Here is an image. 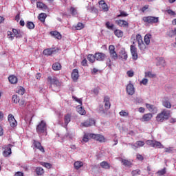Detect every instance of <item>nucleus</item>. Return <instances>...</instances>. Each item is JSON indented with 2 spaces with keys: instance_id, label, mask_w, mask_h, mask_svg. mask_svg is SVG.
<instances>
[{
  "instance_id": "nucleus-1",
  "label": "nucleus",
  "mask_w": 176,
  "mask_h": 176,
  "mask_svg": "<svg viewBox=\"0 0 176 176\" xmlns=\"http://www.w3.org/2000/svg\"><path fill=\"white\" fill-rule=\"evenodd\" d=\"M103 104L104 105H99L98 112L100 115H107V113H108V111L111 109V98H109V96H106L104 97Z\"/></svg>"
},
{
  "instance_id": "nucleus-2",
  "label": "nucleus",
  "mask_w": 176,
  "mask_h": 176,
  "mask_svg": "<svg viewBox=\"0 0 176 176\" xmlns=\"http://www.w3.org/2000/svg\"><path fill=\"white\" fill-rule=\"evenodd\" d=\"M47 84L49 85L50 89H52L54 91H58L60 87H61V82L56 76H48L47 78Z\"/></svg>"
},
{
  "instance_id": "nucleus-3",
  "label": "nucleus",
  "mask_w": 176,
  "mask_h": 176,
  "mask_svg": "<svg viewBox=\"0 0 176 176\" xmlns=\"http://www.w3.org/2000/svg\"><path fill=\"white\" fill-rule=\"evenodd\" d=\"M170 116H171V111L164 109L157 115L156 120L162 123L164 122V120H168Z\"/></svg>"
},
{
  "instance_id": "nucleus-4",
  "label": "nucleus",
  "mask_w": 176,
  "mask_h": 176,
  "mask_svg": "<svg viewBox=\"0 0 176 176\" xmlns=\"http://www.w3.org/2000/svg\"><path fill=\"white\" fill-rule=\"evenodd\" d=\"M36 130L38 134H43L44 133H46V131L47 130L46 122L44 120H41L36 126Z\"/></svg>"
},
{
  "instance_id": "nucleus-5",
  "label": "nucleus",
  "mask_w": 176,
  "mask_h": 176,
  "mask_svg": "<svg viewBox=\"0 0 176 176\" xmlns=\"http://www.w3.org/2000/svg\"><path fill=\"white\" fill-rule=\"evenodd\" d=\"M142 21L145 24H155L156 23H159V17L151 16H144Z\"/></svg>"
},
{
  "instance_id": "nucleus-6",
  "label": "nucleus",
  "mask_w": 176,
  "mask_h": 176,
  "mask_svg": "<svg viewBox=\"0 0 176 176\" xmlns=\"http://www.w3.org/2000/svg\"><path fill=\"white\" fill-rule=\"evenodd\" d=\"M146 144L151 146V148H158L159 149H163V148H164V146H163L160 142L156 140H148L146 142Z\"/></svg>"
},
{
  "instance_id": "nucleus-7",
  "label": "nucleus",
  "mask_w": 176,
  "mask_h": 176,
  "mask_svg": "<svg viewBox=\"0 0 176 176\" xmlns=\"http://www.w3.org/2000/svg\"><path fill=\"white\" fill-rule=\"evenodd\" d=\"M131 54L133 61H137V60H138V52H137V47H135V42L134 41L131 45Z\"/></svg>"
},
{
  "instance_id": "nucleus-8",
  "label": "nucleus",
  "mask_w": 176,
  "mask_h": 176,
  "mask_svg": "<svg viewBox=\"0 0 176 176\" xmlns=\"http://www.w3.org/2000/svg\"><path fill=\"white\" fill-rule=\"evenodd\" d=\"M136 41L138 42L140 50L144 51L145 50V49H146V45H145V44L144 43V41H142V36H141V34H138L136 35Z\"/></svg>"
},
{
  "instance_id": "nucleus-9",
  "label": "nucleus",
  "mask_w": 176,
  "mask_h": 176,
  "mask_svg": "<svg viewBox=\"0 0 176 176\" xmlns=\"http://www.w3.org/2000/svg\"><path fill=\"white\" fill-rule=\"evenodd\" d=\"M96 125V120L89 118L85 122H82L80 125V127H91V126Z\"/></svg>"
},
{
  "instance_id": "nucleus-10",
  "label": "nucleus",
  "mask_w": 176,
  "mask_h": 176,
  "mask_svg": "<svg viewBox=\"0 0 176 176\" xmlns=\"http://www.w3.org/2000/svg\"><path fill=\"white\" fill-rule=\"evenodd\" d=\"M90 137L92 140H95V141H98L99 142H105L107 141L105 137L101 134L92 133V135H90Z\"/></svg>"
},
{
  "instance_id": "nucleus-11",
  "label": "nucleus",
  "mask_w": 176,
  "mask_h": 176,
  "mask_svg": "<svg viewBox=\"0 0 176 176\" xmlns=\"http://www.w3.org/2000/svg\"><path fill=\"white\" fill-rule=\"evenodd\" d=\"M109 52L110 54V57H111L113 60H118V54L116 53V51H115V45H109Z\"/></svg>"
},
{
  "instance_id": "nucleus-12",
  "label": "nucleus",
  "mask_w": 176,
  "mask_h": 176,
  "mask_svg": "<svg viewBox=\"0 0 176 176\" xmlns=\"http://www.w3.org/2000/svg\"><path fill=\"white\" fill-rule=\"evenodd\" d=\"M95 57L97 61H104L107 58V55L102 52H96Z\"/></svg>"
},
{
  "instance_id": "nucleus-13",
  "label": "nucleus",
  "mask_w": 176,
  "mask_h": 176,
  "mask_svg": "<svg viewBox=\"0 0 176 176\" xmlns=\"http://www.w3.org/2000/svg\"><path fill=\"white\" fill-rule=\"evenodd\" d=\"M126 91L129 96H133V94L135 93V89L134 88V85H133V84L131 83L128 84L126 87Z\"/></svg>"
},
{
  "instance_id": "nucleus-14",
  "label": "nucleus",
  "mask_w": 176,
  "mask_h": 176,
  "mask_svg": "<svg viewBox=\"0 0 176 176\" xmlns=\"http://www.w3.org/2000/svg\"><path fill=\"white\" fill-rule=\"evenodd\" d=\"M116 24L119 27H123L124 28H129V22L124 20L118 19L116 21Z\"/></svg>"
},
{
  "instance_id": "nucleus-15",
  "label": "nucleus",
  "mask_w": 176,
  "mask_h": 176,
  "mask_svg": "<svg viewBox=\"0 0 176 176\" xmlns=\"http://www.w3.org/2000/svg\"><path fill=\"white\" fill-rule=\"evenodd\" d=\"M33 145L34 148H36V149H38V151L42 152V153H45V148H43L41 142L34 140H33Z\"/></svg>"
},
{
  "instance_id": "nucleus-16",
  "label": "nucleus",
  "mask_w": 176,
  "mask_h": 176,
  "mask_svg": "<svg viewBox=\"0 0 176 176\" xmlns=\"http://www.w3.org/2000/svg\"><path fill=\"white\" fill-rule=\"evenodd\" d=\"M162 105L167 109H171V102H170V99L167 97L162 99Z\"/></svg>"
},
{
  "instance_id": "nucleus-17",
  "label": "nucleus",
  "mask_w": 176,
  "mask_h": 176,
  "mask_svg": "<svg viewBox=\"0 0 176 176\" xmlns=\"http://www.w3.org/2000/svg\"><path fill=\"white\" fill-rule=\"evenodd\" d=\"M12 146H13V145L8 144L5 148L3 153V155L4 156V157H8V156H10V155H12Z\"/></svg>"
},
{
  "instance_id": "nucleus-18",
  "label": "nucleus",
  "mask_w": 176,
  "mask_h": 176,
  "mask_svg": "<svg viewBox=\"0 0 176 176\" xmlns=\"http://www.w3.org/2000/svg\"><path fill=\"white\" fill-rule=\"evenodd\" d=\"M99 8L100 10H103V12H108V10H109L108 5H107V3H105L104 0L99 1Z\"/></svg>"
},
{
  "instance_id": "nucleus-19",
  "label": "nucleus",
  "mask_w": 176,
  "mask_h": 176,
  "mask_svg": "<svg viewBox=\"0 0 176 176\" xmlns=\"http://www.w3.org/2000/svg\"><path fill=\"white\" fill-rule=\"evenodd\" d=\"M71 78L74 82H76L79 78V71L78 69H74L72 74H71Z\"/></svg>"
},
{
  "instance_id": "nucleus-20",
  "label": "nucleus",
  "mask_w": 176,
  "mask_h": 176,
  "mask_svg": "<svg viewBox=\"0 0 176 176\" xmlns=\"http://www.w3.org/2000/svg\"><path fill=\"white\" fill-rule=\"evenodd\" d=\"M153 118V115L151 113L144 114L141 118L142 122H149Z\"/></svg>"
},
{
  "instance_id": "nucleus-21",
  "label": "nucleus",
  "mask_w": 176,
  "mask_h": 176,
  "mask_svg": "<svg viewBox=\"0 0 176 176\" xmlns=\"http://www.w3.org/2000/svg\"><path fill=\"white\" fill-rule=\"evenodd\" d=\"M119 57H120V58H122V60H124L125 61H126V60H127L128 56H127V52H126V50L122 49L120 51Z\"/></svg>"
},
{
  "instance_id": "nucleus-22",
  "label": "nucleus",
  "mask_w": 176,
  "mask_h": 176,
  "mask_svg": "<svg viewBox=\"0 0 176 176\" xmlns=\"http://www.w3.org/2000/svg\"><path fill=\"white\" fill-rule=\"evenodd\" d=\"M51 36H53V38H55V39H58L59 41L63 38V36H61V34L57 31H52L50 32Z\"/></svg>"
},
{
  "instance_id": "nucleus-23",
  "label": "nucleus",
  "mask_w": 176,
  "mask_h": 176,
  "mask_svg": "<svg viewBox=\"0 0 176 176\" xmlns=\"http://www.w3.org/2000/svg\"><path fill=\"white\" fill-rule=\"evenodd\" d=\"M146 108H147L149 112H157V107L153 104H151L148 103L146 104Z\"/></svg>"
},
{
  "instance_id": "nucleus-24",
  "label": "nucleus",
  "mask_w": 176,
  "mask_h": 176,
  "mask_svg": "<svg viewBox=\"0 0 176 176\" xmlns=\"http://www.w3.org/2000/svg\"><path fill=\"white\" fill-rule=\"evenodd\" d=\"M54 52H56L54 48H47L43 50V54L45 56H52V54H54Z\"/></svg>"
},
{
  "instance_id": "nucleus-25",
  "label": "nucleus",
  "mask_w": 176,
  "mask_h": 176,
  "mask_svg": "<svg viewBox=\"0 0 176 176\" xmlns=\"http://www.w3.org/2000/svg\"><path fill=\"white\" fill-rule=\"evenodd\" d=\"M100 167H102V168H104V170H109V168H111V164H109V163L106 161L100 162Z\"/></svg>"
},
{
  "instance_id": "nucleus-26",
  "label": "nucleus",
  "mask_w": 176,
  "mask_h": 176,
  "mask_svg": "<svg viewBox=\"0 0 176 176\" xmlns=\"http://www.w3.org/2000/svg\"><path fill=\"white\" fill-rule=\"evenodd\" d=\"M76 111L80 115H85L86 113V110H85L82 105L77 106Z\"/></svg>"
},
{
  "instance_id": "nucleus-27",
  "label": "nucleus",
  "mask_w": 176,
  "mask_h": 176,
  "mask_svg": "<svg viewBox=\"0 0 176 176\" xmlns=\"http://www.w3.org/2000/svg\"><path fill=\"white\" fill-rule=\"evenodd\" d=\"M151 39H152V34H147L144 36V43L149 45L151 43Z\"/></svg>"
},
{
  "instance_id": "nucleus-28",
  "label": "nucleus",
  "mask_w": 176,
  "mask_h": 176,
  "mask_svg": "<svg viewBox=\"0 0 176 176\" xmlns=\"http://www.w3.org/2000/svg\"><path fill=\"white\" fill-rule=\"evenodd\" d=\"M8 80L12 85H16L17 83V77L16 76H10L8 77Z\"/></svg>"
},
{
  "instance_id": "nucleus-29",
  "label": "nucleus",
  "mask_w": 176,
  "mask_h": 176,
  "mask_svg": "<svg viewBox=\"0 0 176 176\" xmlns=\"http://www.w3.org/2000/svg\"><path fill=\"white\" fill-rule=\"evenodd\" d=\"M36 7L43 10H46V9H47V6L41 1L36 3Z\"/></svg>"
},
{
  "instance_id": "nucleus-30",
  "label": "nucleus",
  "mask_w": 176,
  "mask_h": 176,
  "mask_svg": "<svg viewBox=\"0 0 176 176\" xmlns=\"http://www.w3.org/2000/svg\"><path fill=\"white\" fill-rule=\"evenodd\" d=\"M64 122L65 126H68V124L71 122V113L65 115Z\"/></svg>"
},
{
  "instance_id": "nucleus-31",
  "label": "nucleus",
  "mask_w": 176,
  "mask_h": 176,
  "mask_svg": "<svg viewBox=\"0 0 176 176\" xmlns=\"http://www.w3.org/2000/svg\"><path fill=\"white\" fill-rule=\"evenodd\" d=\"M52 69H54V71H60L61 69V64L58 62L54 63L52 65Z\"/></svg>"
},
{
  "instance_id": "nucleus-32",
  "label": "nucleus",
  "mask_w": 176,
  "mask_h": 176,
  "mask_svg": "<svg viewBox=\"0 0 176 176\" xmlns=\"http://www.w3.org/2000/svg\"><path fill=\"white\" fill-rule=\"evenodd\" d=\"M46 17H47V15L43 12L41 13L38 16V19L40 21H41V23H45V20H46Z\"/></svg>"
},
{
  "instance_id": "nucleus-33",
  "label": "nucleus",
  "mask_w": 176,
  "mask_h": 176,
  "mask_svg": "<svg viewBox=\"0 0 176 176\" xmlns=\"http://www.w3.org/2000/svg\"><path fill=\"white\" fill-rule=\"evenodd\" d=\"M114 35H116L117 38H123V31L116 29L114 30Z\"/></svg>"
},
{
  "instance_id": "nucleus-34",
  "label": "nucleus",
  "mask_w": 176,
  "mask_h": 176,
  "mask_svg": "<svg viewBox=\"0 0 176 176\" xmlns=\"http://www.w3.org/2000/svg\"><path fill=\"white\" fill-rule=\"evenodd\" d=\"M88 61H89V63H95L96 61V54H94V55L89 54H88L87 57Z\"/></svg>"
},
{
  "instance_id": "nucleus-35",
  "label": "nucleus",
  "mask_w": 176,
  "mask_h": 176,
  "mask_svg": "<svg viewBox=\"0 0 176 176\" xmlns=\"http://www.w3.org/2000/svg\"><path fill=\"white\" fill-rule=\"evenodd\" d=\"M122 163L123 166H125L126 167H130L133 166V163L129 160H122Z\"/></svg>"
},
{
  "instance_id": "nucleus-36",
  "label": "nucleus",
  "mask_w": 176,
  "mask_h": 176,
  "mask_svg": "<svg viewBox=\"0 0 176 176\" xmlns=\"http://www.w3.org/2000/svg\"><path fill=\"white\" fill-rule=\"evenodd\" d=\"M80 167H83V162L80 161H76L74 162V168L76 170H79Z\"/></svg>"
},
{
  "instance_id": "nucleus-37",
  "label": "nucleus",
  "mask_w": 176,
  "mask_h": 176,
  "mask_svg": "<svg viewBox=\"0 0 176 176\" xmlns=\"http://www.w3.org/2000/svg\"><path fill=\"white\" fill-rule=\"evenodd\" d=\"M26 27L29 30H34L35 28V24H34V22L28 21L26 23Z\"/></svg>"
},
{
  "instance_id": "nucleus-38",
  "label": "nucleus",
  "mask_w": 176,
  "mask_h": 176,
  "mask_svg": "<svg viewBox=\"0 0 176 176\" xmlns=\"http://www.w3.org/2000/svg\"><path fill=\"white\" fill-rule=\"evenodd\" d=\"M93 133H87V134H85L82 138V141L84 142H89V139L91 138V136H90L91 135H92Z\"/></svg>"
},
{
  "instance_id": "nucleus-39",
  "label": "nucleus",
  "mask_w": 176,
  "mask_h": 176,
  "mask_svg": "<svg viewBox=\"0 0 176 176\" xmlns=\"http://www.w3.org/2000/svg\"><path fill=\"white\" fill-rule=\"evenodd\" d=\"M12 33L14 34V36H15V38H21V34L19 30L13 29Z\"/></svg>"
},
{
  "instance_id": "nucleus-40",
  "label": "nucleus",
  "mask_w": 176,
  "mask_h": 176,
  "mask_svg": "<svg viewBox=\"0 0 176 176\" xmlns=\"http://www.w3.org/2000/svg\"><path fill=\"white\" fill-rule=\"evenodd\" d=\"M135 144H136L137 146L135 145H133V146H135V148H138V147L141 148V147L144 146V145H145V142L144 141H141V140L137 141Z\"/></svg>"
},
{
  "instance_id": "nucleus-41",
  "label": "nucleus",
  "mask_w": 176,
  "mask_h": 176,
  "mask_svg": "<svg viewBox=\"0 0 176 176\" xmlns=\"http://www.w3.org/2000/svg\"><path fill=\"white\" fill-rule=\"evenodd\" d=\"M105 25L107 28H108V30H113V28H115V25H113V23H111V22L109 21L106 22Z\"/></svg>"
},
{
  "instance_id": "nucleus-42",
  "label": "nucleus",
  "mask_w": 176,
  "mask_h": 176,
  "mask_svg": "<svg viewBox=\"0 0 176 176\" xmlns=\"http://www.w3.org/2000/svg\"><path fill=\"white\" fill-rule=\"evenodd\" d=\"M74 28L76 30H83L85 28V25H83V23H78L75 27Z\"/></svg>"
},
{
  "instance_id": "nucleus-43",
  "label": "nucleus",
  "mask_w": 176,
  "mask_h": 176,
  "mask_svg": "<svg viewBox=\"0 0 176 176\" xmlns=\"http://www.w3.org/2000/svg\"><path fill=\"white\" fill-rule=\"evenodd\" d=\"M69 12L72 16H76V14H78V11L74 7H71L69 9Z\"/></svg>"
},
{
  "instance_id": "nucleus-44",
  "label": "nucleus",
  "mask_w": 176,
  "mask_h": 176,
  "mask_svg": "<svg viewBox=\"0 0 176 176\" xmlns=\"http://www.w3.org/2000/svg\"><path fill=\"white\" fill-rule=\"evenodd\" d=\"M141 175V170L136 169L131 171V175L132 176H137Z\"/></svg>"
},
{
  "instance_id": "nucleus-45",
  "label": "nucleus",
  "mask_w": 176,
  "mask_h": 176,
  "mask_svg": "<svg viewBox=\"0 0 176 176\" xmlns=\"http://www.w3.org/2000/svg\"><path fill=\"white\" fill-rule=\"evenodd\" d=\"M156 74H152L151 72H145V78H155Z\"/></svg>"
},
{
  "instance_id": "nucleus-46",
  "label": "nucleus",
  "mask_w": 176,
  "mask_h": 176,
  "mask_svg": "<svg viewBox=\"0 0 176 176\" xmlns=\"http://www.w3.org/2000/svg\"><path fill=\"white\" fill-rule=\"evenodd\" d=\"M36 173L37 175H42L43 174V173H45V171L43 170V169L42 168L38 167V168H36Z\"/></svg>"
},
{
  "instance_id": "nucleus-47",
  "label": "nucleus",
  "mask_w": 176,
  "mask_h": 176,
  "mask_svg": "<svg viewBox=\"0 0 176 176\" xmlns=\"http://www.w3.org/2000/svg\"><path fill=\"white\" fill-rule=\"evenodd\" d=\"M120 14H118V16H117V17H127V16H129V14L127 13V12H124V11H122V10H120Z\"/></svg>"
},
{
  "instance_id": "nucleus-48",
  "label": "nucleus",
  "mask_w": 176,
  "mask_h": 176,
  "mask_svg": "<svg viewBox=\"0 0 176 176\" xmlns=\"http://www.w3.org/2000/svg\"><path fill=\"white\" fill-rule=\"evenodd\" d=\"M120 116H122L123 118H127L129 116V112L122 110L120 113Z\"/></svg>"
},
{
  "instance_id": "nucleus-49",
  "label": "nucleus",
  "mask_w": 176,
  "mask_h": 176,
  "mask_svg": "<svg viewBox=\"0 0 176 176\" xmlns=\"http://www.w3.org/2000/svg\"><path fill=\"white\" fill-rule=\"evenodd\" d=\"M8 39H10V41H13V39H14V33L10 31H8Z\"/></svg>"
},
{
  "instance_id": "nucleus-50",
  "label": "nucleus",
  "mask_w": 176,
  "mask_h": 176,
  "mask_svg": "<svg viewBox=\"0 0 176 176\" xmlns=\"http://www.w3.org/2000/svg\"><path fill=\"white\" fill-rule=\"evenodd\" d=\"M72 98L76 102H78L79 104L83 105V102H82V98H78L76 96H72Z\"/></svg>"
},
{
  "instance_id": "nucleus-51",
  "label": "nucleus",
  "mask_w": 176,
  "mask_h": 176,
  "mask_svg": "<svg viewBox=\"0 0 176 176\" xmlns=\"http://www.w3.org/2000/svg\"><path fill=\"white\" fill-rule=\"evenodd\" d=\"M166 168H164L163 169L158 170L157 174L158 175L164 176V174H166Z\"/></svg>"
},
{
  "instance_id": "nucleus-52",
  "label": "nucleus",
  "mask_w": 176,
  "mask_h": 176,
  "mask_svg": "<svg viewBox=\"0 0 176 176\" xmlns=\"http://www.w3.org/2000/svg\"><path fill=\"white\" fill-rule=\"evenodd\" d=\"M16 93H18V94H20L21 96H23L24 93H25V89H24V88H23L22 87H20L19 89L17 90Z\"/></svg>"
},
{
  "instance_id": "nucleus-53",
  "label": "nucleus",
  "mask_w": 176,
  "mask_h": 176,
  "mask_svg": "<svg viewBox=\"0 0 176 176\" xmlns=\"http://www.w3.org/2000/svg\"><path fill=\"white\" fill-rule=\"evenodd\" d=\"M12 100L13 102H14V104H17V102H19L20 99H19V97H17V95H13Z\"/></svg>"
},
{
  "instance_id": "nucleus-54",
  "label": "nucleus",
  "mask_w": 176,
  "mask_h": 176,
  "mask_svg": "<svg viewBox=\"0 0 176 176\" xmlns=\"http://www.w3.org/2000/svg\"><path fill=\"white\" fill-rule=\"evenodd\" d=\"M42 166H43V167H45V168H52V164L50 163L43 162L42 164Z\"/></svg>"
},
{
  "instance_id": "nucleus-55",
  "label": "nucleus",
  "mask_w": 176,
  "mask_h": 176,
  "mask_svg": "<svg viewBox=\"0 0 176 176\" xmlns=\"http://www.w3.org/2000/svg\"><path fill=\"white\" fill-rule=\"evenodd\" d=\"M10 124L11 127H16L17 126V121L15 120H13L12 121L10 122Z\"/></svg>"
},
{
  "instance_id": "nucleus-56",
  "label": "nucleus",
  "mask_w": 176,
  "mask_h": 176,
  "mask_svg": "<svg viewBox=\"0 0 176 176\" xmlns=\"http://www.w3.org/2000/svg\"><path fill=\"white\" fill-rule=\"evenodd\" d=\"M126 74L128 75L129 78H133V76H134V71L129 70L126 72Z\"/></svg>"
},
{
  "instance_id": "nucleus-57",
  "label": "nucleus",
  "mask_w": 176,
  "mask_h": 176,
  "mask_svg": "<svg viewBox=\"0 0 176 176\" xmlns=\"http://www.w3.org/2000/svg\"><path fill=\"white\" fill-rule=\"evenodd\" d=\"M136 159L140 162H142L144 160V156H142V155L141 154H138L136 155Z\"/></svg>"
},
{
  "instance_id": "nucleus-58",
  "label": "nucleus",
  "mask_w": 176,
  "mask_h": 176,
  "mask_svg": "<svg viewBox=\"0 0 176 176\" xmlns=\"http://www.w3.org/2000/svg\"><path fill=\"white\" fill-rule=\"evenodd\" d=\"M166 12L168 13V14H169L170 16H175V12H174L173 10H167Z\"/></svg>"
},
{
  "instance_id": "nucleus-59",
  "label": "nucleus",
  "mask_w": 176,
  "mask_h": 176,
  "mask_svg": "<svg viewBox=\"0 0 176 176\" xmlns=\"http://www.w3.org/2000/svg\"><path fill=\"white\" fill-rule=\"evenodd\" d=\"M140 83L142 85H144V86H146L148 85V79L147 78H143L142 81H140Z\"/></svg>"
},
{
  "instance_id": "nucleus-60",
  "label": "nucleus",
  "mask_w": 176,
  "mask_h": 176,
  "mask_svg": "<svg viewBox=\"0 0 176 176\" xmlns=\"http://www.w3.org/2000/svg\"><path fill=\"white\" fill-rule=\"evenodd\" d=\"M14 120H15L14 119V116H13V115H12V114H9L8 115V122H12V121H13Z\"/></svg>"
},
{
  "instance_id": "nucleus-61",
  "label": "nucleus",
  "mask_w": 176,
  "mask_h": 176,
  "mask_svg": "<svg viewBox=\"0 0 176 176\" xmlns=\"http://www.w3.org/2000/svg\"><path fill=\"white\" fill-rule=\"evenodd\" d=\"M81 64H82V67H87V60L86 58H85L81 62Z\"/></svg>"
},
{
  "instance_id": "nucleus-62",
  "label": "nucleus",
  "mask_w": 176,
  "mask_h": 176,
  "mask_svg": "<svg viewBox=\"0 0 176 176\" xmlns=\"http://www.w3.org/2000/svg\"><path fill=\"white\" fill-rule=\"evenodd\" d=\"M165 152L166 153H171L173 152V148H171V147L166 148Z\"/></svg>"
},
{
  "instance_id": "nucleus-63",
  "label": "nucleus",
  "mask_w": 176,
  "mask_h": 176,
  "mask_svg": "<svg viewBox=\"0 0 176 176\" xmlns=\"http://www.w3.org/2000/svg\"><path fill=\"white\" fill-rule=\"evenodd\" d=\"M149 9V5H145L142 8V12L144 13V12L147 10Z\"/></svg>"
},
{
  "instance_id": "nucleus-64",
  "label": "nucleus",
  "mask_w": 176,
  "mask_h": 176,
  "mask_svg": "<svg viewBox=\"0 0 176 176\" xmlns=\"http://www.w3.org/2000/svg\"><path fill=\"white\" fill-rule=\"evenodd\" d=\"M15 176H24V175L21 172H17L15 173Z\"/></svg>"
}]
</instances>
